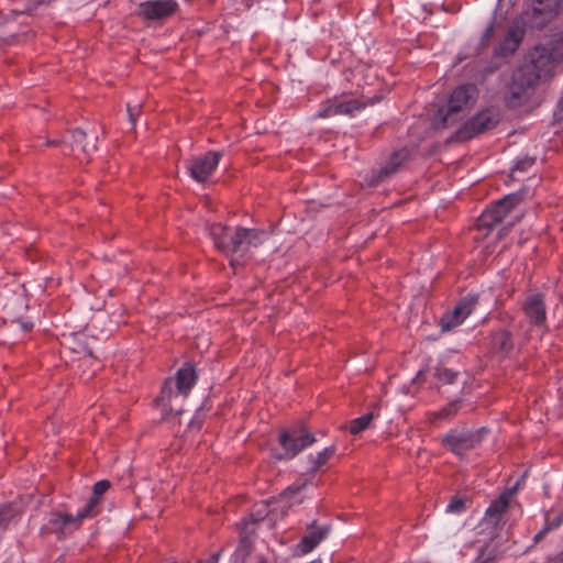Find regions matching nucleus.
I'll use <instances>...</instances> for the list:
<instances>
[{"mask_svg": "<svg viewBox=\"0 0 563 563\" xmlns=\"http://www.w3.org/2000/svg\"><path fill=\"white\" fill-rule=\"evenodd\" d=\"M561 60H563V33L553 36L547 45L536 47L532 58L533 67L523 66L514 73L508 95L505 98L507 107L517 108L530 97L533 86L540 78V75L534 74V68L547 67Z\"/></svg>", "mask_w": 563, "mask_h": 563, "instance_id": "1", "label": "nucleus"}, {"mask_svg": "<svg viewBox=\"0 0 563 563\" xmlns=\"http://www.w3.org/2000/svg\"><path fill=\"white\" fill-rule=\"evenodd\" d=\"M207 231L213 240L214 246L231 256L252 247H258L266 239V233L262 230L236 228L232 233L230 228L219 223L208 224Z\"/></svg>", "mask_w": 563, "mask_h": 563, "instance_id": "2", "label": "nucleus"}, {"mask_svg": "<svg viewBox=\"0 0 563 563\" xmlns=\"http://www.w3.org/2000/svg\"><path fill=\"white\" fill-rule=\"evenodd\" d=\"M198 379L196 369L192 364L186 363L181 366L175 378H167L164 382L161 394L156 399L157 406L161 408L164 417L172 413L179 415L181 406H174V402L181 398L184 400L196 385Z\"/></svg>", "mask_w": 563, "mask_h": 563, "instance_id": "3", "label": "nucleus"}, {"mask_svg": "<svg viewBox=\"0 0 563 563\" xmlns=\"http://www.w3.org/2000/svg\"><path fill=\"white\" fill-rule=\"evenodd\" d=\"M89 518L82 509L76 515L64 512L62 510H53L48 515L47 522L41 527L40 533L55 534L58 540L65 539L67 536L79 529L82 520Z\"/></svg>", "mask_w": 563, "mask_h": 563, "instance_id": "4", "label": "nucleus"}, {"mask_svg": "<svg viewBox=\"0 0 563 563\" xmlns=\"http://www.w3.org/2000/svg\"><path fill=\"white\" fill-rule=\"evenodd\" d=\"M280 452H274V457L278 461L291 460L302 450L311 446L316 442L314 435L302 430H282L278 437Z\"/></svg>", "mask_w": 563, "mask_h": 563, "instance_id": "5", "label": "nucleus"}, {"mask_svg": "<svg viewBox=\"0 0 563 563\" xmlns=\"http://www.w3.org/2000/svg\"><path fill=\"white\" fill-rule=\"evenodd\" d=\"M487 433L485 428L466 430H450L442 438V445L459 457H463L467 452L475 449L483 441Z\"/></svg>", "mask_w": 563, "mask_h": 563, "instance_id": "6", "label": "nucleus"}, {"mask_svg": "<svg viewBox=\"0 0 563 563\" xmlns=\"http://www.w3.org/2000/svg\"><path fill=\"white\" fill-rule=\"evenodd\" d=\"M499 122V112L495 108H486L467 120L459 130L457 136L461 140L473 139L488 130H492Z\"/></svg>", "mask_w": 563, "mask_h": 563, "instance_id": "7", "label": "nucleus"}, {"mask_svg": "<svg viewBox=\"0 0 563 563\" xmlns=\"http://www.w3.org/2000/svg\"><path fill=\"white\" fill-rule=\"evenodd\" d=\"M518 202L519 197L517 195H507L496 201L479 216L477 221L478 229H493L494 227L505 222Z\"/></svg>", "mask_w": 563, "mask_h": 563, "instance_id": "8", "label": "nucleus"}, {"mask_svg": "<svg viewBox=\"0 0 563 563\" xmlns=\"http://www.w3.org/2000/svg\"><path fill=\"white\" fill-rule=\"evenodd\" d=\"M221 158L219 152H208L186 162V168L190 177L197 183H206L217 169Z\"/></svg>", "mask_w": 563, "mask_h": 563, "instance_id": "9", "label": "nucleus"}, {"mask_svg": "<svg viewBox=\"0 0 563 563\" xmlns=\"http://www.w3.org/2000/svg\"><path fill=\"white\" fill-rule=\"evenodd\" d=\"M476 97L477 88L474 85L464 84L453 89L448 100L446 114L442 118L443 125L449 124L452 114L470 108Z\"/></svg>", "mask_w": 563, "mask_h": 563, "instance_id": "10", "label": "nucleus"}, {"mask_svg": "<svg viewBox=\"0 0 563 563\" xmlns=\"http://www.w3.org/2000/svg\"><path fill=\"white\" fill-rule=\"evenodd\" d=\"M85 140L86 133L80 129L67 132L62 140L63 154L73 155L79 162L88 161L96 151V145L84 143Z\"/></svg>", "mask_w": 563, "mask_h": 563, "instance_id": "11", "label": "nucleus"}, {"mask_svg": "<svg viewBox=\"0 0 563 563\" xmlns=\"http://www.w3.org/2000/svg\"><path fill=\"white\" fill-rule=\"evenodd\" d=\"M478 303L477 295H467L463 297L452 311L445 312L441 318V325L444 331L452 330L464 322V320L474 311Z\"/></svg>", "mask_w": 563, "mask_h": 563, "instance_id": "12", "label": "nucleus"}, {"mask_svg": "<svg viewBox=\"0 0 563 563\" xmlns=\"http://www.w3.org/2000/svg\"><path fill=\"white\" fill-rule=\"evenodd\" d=\"M178 9L176 0H148L140 3L139 14L145 20H163Z\"/></svg>", "mask_w": 563, "mask_h": 563, "instance_id": "13", "label": "nucleus"}, {"mask_svg": "<svg viewBox=\"0 0 563 563\" xmlns=\"http://www.w3.org/2000/svg\"><path fill=\"white\" fill-rule=\"evenodd\" d=\"M522 310L531 325L542 327L545 324L547 308L542 295L533 294L528 296L523 302Z\"/></svg>", "mask_w": 563, "mask_h": 563, "instance_id": "14", "label": "nucleus"}, {"mask_svg": "<svg viewBox=\"0 0 563 563\" xmlns=\"http://www.w3.org/2000/svg\"><path fill=\"white\" fill-rule=\"evenodd\" d=\"M329 532V526L314 528L301 538L296 545L295 554L301 556L310 553L328 537Z\"/></svg>", "mask_w": 563, "mask_h": 563, "instance_id": "15", "label": "nucleus"}, {"mask_svg": "<svg viewBox=\"0 0 563 563\" xmlns=\"http://www.w3.org/2000/svg\"><path fill=\"white\" fill-rule=\"evenodd\" d=\"M559 8L560 0H531L532 18L540 19L542 24L553 19Z\"/></svg>", "mask_w": 563, "mask_h": 563, "instance_id": "16", "label": "nucleus"}, {"mask_svg": "<svg viewBox=\"0 0 563 563\" xmlns=\"http://www.w3.org/2000/svg\"><path fill=\"white\" fill-rule=\"evenodd\" d=\"M110 487V483L106 479L99 481L95 483L91 490V496L81 508L84 512H87V516L90 518L96 514V507L99 505L102 496L107 493Z\"/></svg>", "mask_w": 563, "mask_h": 563, "instance_id": "17", "label": "nucleus"}, {"mask_svg": "<svg viewBox=\"0 0 563 563\" xmlns=\"http://www.w3.org/2000/svg\"><path fill=\"white\" fill-rule=\"evenodd\" d=\"M492 344L500 353L508 354L514 347L511 334L507 330H499L493 334Z\"/></svg>", "mask_w": 563, "mask_h": 563, "instance_id": "18", "label": "nucleus"}, {"mask_svg": "<svg viewBox=\"0 0 563 563\" xmlns=\"http://www.w3.org/2000/svg\"><path fill=\"white\" fill-rule=\"evenodd\" d=\"M335 453V446L331 445L328 448H324L322 451L318 452L317 454H310L308 456L309 462V471L314 473L317 472L321 466H323Z\"/></svg>", "mask_w": 563, "mask_h": 563, "instance_id": "19", "label": "nucleus"}, {"mask_svg": "<svg viewBox=\"0 0 563 563\" xmlns=\"http://www.w3.org/2000/svg\"><path fill=\"white\" fill-rule=\"evenodd\" d=\"M342 110L341 99L335 96L333 98H329L321 103V109L316 114L317 118H330L334 115H343V112H339Z\"/></svg>", "mask_w": 563, "mask_h": 563, "instance_id": "20", "label": "nucleus"}, {"mask_svg": "<svg viewBox=\"0 0 563 563\" xmlns=\"http://www.w3.org/2000/svg\"><path fill=\"white\" fill-rule=\"evenodd\" d=\"M340 99L342 106V110L340 112H343V114L346 115H353L355 112L366 107L365 102L349 96H340Z\"/></svg>", "mask_w": 563, "mask_h": 563, "instance_id": "21", "label": "nucleus"}, {"mask_svg": "<svg viewBox=\"0 0 563 563\" xmlns=\"http://www.w3.org/2000/svg\"><path fill=\"white\" fill-rule=\"evenodd\" d=\"M374 418V415L372 412L365 413L358 418L353 419L350 422L349 431L351 434H358L360 432L367 429Z\"/></svg>", "mask_w": 563, "mask_h": 563, "instance_id": "22", "label": "nucleus"}, {"mask_svg": "<svg viewBox=\"0 0 563 563\" xmlns=\"http://www.w3.org/2000/svg\"><path fill=\"white\" fill-rule=\"evenodd\" d=\"M508 504H509V500L506 495L499 496V498L492 501V504L489 505V507L486 510V516H488L490 518L499 517L501 514H504L506 511V509L508 508Z\"/></svg>", "mask_w": 563, "mask_h": 563, "instance_id": "23", "label": "nucleus"}, {"mask_svg": "<svg viewBox=\"0 0 563 563\" xmlns=\"http://www.w3.org/2000/svg\"><path fill=\"white\" fill-rule=\"evenodd\" d=\"M16 515L15 508L10 504L0 506V529L5 528Z\"/></svg>", "mask_w": 563, "mask_h": 563, "instance_id": "24", "label": "nucleus"}, {"mask_svg": "<svg viewBox=\"0 0 563 563\" xmlns=\"http://www.w3.org/2000/svg\"><path fill=\"white\" fill-rule=\"evenodd\" d=\"M435 376L440 382L451 384L455 380L457 372L440 366L435 369Z\"/></svg>", "mask_w": 563, "mask_h": 563, "instance_id": "25", "label": "nucleus"}, {"mask_svg": "<svg viewBox=\"0 0 563 563\" xmlns=\"http://www.w3.org/2000/svg\"><path fill=\"white\" fill-rule=\"evenodd\" d=\"M525 31L520 27L512 26L508 30L507 36L512 41V45L510 49H517L523 38Z\"/></svg>", "mask_w": 563, "mask_h": 563, "instance_id": "26", "label": "nucleus"}, {"mask_svg": "<svg viewBox=\"0 0 563 563\" xmlns=\"http://www.w3.org/2000/svg\"><path fill=\"white\" fill-rule=\"evenodd\" d=\"M456 410H457V405L450 404L446 407H444L443 409H441L440 411L435 412L434 416L437 418H441V419H450L451 417H453L456 413Z\"/></svg>", "mask_w": 563, "mask_h": 563, "instance_id": "27", "label": "nucleus"}, {"mask_svg": "<svg viewBox=\"0 0 563 563\" xmlns=\"http://www.w3.org/2000/svg\"><path fill=\"white\" fill-rule=\"evenodd\" d=\"M401 153H395L390 158V163L387 166L383 167L380 173L387 175L396 172L397 167L400 165V162L397 161Z\"/></svg>", "mask_w": 563, "mask_h": 563, "instance_id": "28", "label": "nucleus"}, {"mask_svg": "<svg viewBox=\"0 0 563 563\" xmlns=\"http://www.w3.org/2000/svg\"><path fill=\"white\" fill-rule=\"evenodd\" d=\"M465 509L464 500L461 498H454L452 499L448 506L446 511L448 512H461Z\"/></svg>", "mask_w": 563, "mask_h": 563, "instance_id": "29", "label": "nucleus"}, {"mask_svg": "<svg viewBox=\"0 0 563 563\" xmlns=\"http://www.w3.org/2000/svg\"><path fill=\"white\" fill-rule=\"evenodd\" d=\"M512 45V41L509 36L505 35L504 40L498 46V54L499 55H508L510 53H514L516 49H510Z\"/></svg>", "mask_w": 563, "mask_h": 563, "instance_id": "30", "label": "nucleus"}, {"mask_svg": "<svg viewBox=\"0 0 563 563\" xmlns=\"http://www.w3.org/2000/svg\"><path fill=\"white\" fill-rule=\"evenodd\" d=\"M128 114H129V121L131 122L132 126H134L136 123V119L140 114V107L139 106L131 107L130 104H128Z\"/></svg>", "mask_w": 563, "mask_h": 563, "instance_id": "31", "label": "nucleus"}, {"mask_svg": "<svg viewBox=\"0 0 563 563\" xmlns=\"http://www.w3.org/2000/svg\"><path fill=\"white\" fill-rule=\"evenodd\" d=\"M219 556H220V553L217 552V553H213L212 555H210L207 560H200L197 563H218Z\"/></svg>", "mask_w": 563, "mask_h": 563, "instance_id": "32", "label": "nucleus"}, {"mask_svg": "<svg viewBox=\"0 0 563 563\" xmlns=\"http://www.w3.org/2000/svg\"><path fill=\"white\" fill-rule=\"evenodd\" d=\"M303 486H305V485H302V486H295V485L289 486V487L284 492V495H285V496H290V495H292V494H295V493H299V492H300V489H301V488H303Z\"/></svg>", "mask_w": 563, "mask_h": 563, "instance_id": "33", "label": "nucleus"}, {"mask_svg": "<svg viewBox=\"0 0 563 563\" xmlns=\"http://www.w3.org/2000/svg\"><path fill=\"white\" fill-rule=\"evenodd\" d=\"M19 325L21 327V329L23 330V332H29L32 328V324L31 323H26V322H19Z\"/></svg>", "mask_w": 563, "mask_h": 563, "instance_id": "34", "label": "nucleus"}, {"mask_svg": "<svg viewBox=\"0 0 563 563\" xmlns=\"http://www.w3.org/2000/svg\"><path fill=\"white\" fill-rule=\"evenodd\" d=\"M494 30V23H490L489 26L486 29L485 36L488 37L493 33Z\"/></svg>", "mask_w": 563, "mask_h": 563, "instance_id": "35", "label": "nucleus"}, {"mask_svg": "<svg viewBox=\"0 0 563 563\" xmlns=\"http://www.w3.org/2000/svg\"><path fill=\"white\" fill-rule=\"evenodd\" d=\"M231 265L234 266L235 265V260H231Z\"/></svg>", "mask_w": 563, "mask_h": 563, "instance_id": "36", "label": "nucleus"}, {"mask_svg": "<svg viewBox=\"0 0 563 563\" xmlns=\"http://www.w3.org/2000/svg\"><path fill=\"white\" fill-rule=\"evenodd\" d=\"M258 563H267V562H266V561H261V562H258Z\"/></svg>", "mask_w": 563, "mask_h": 563, "instance_id": "37", "label": "nucleus"}, {"mask_svg": "<svg viewBox=\"0 0 563 563\" xmlns=\"http://www.w3.org/2000/svg\"><path fill=\"white\" fill-rule=\"evenodd\" d=\"M561 106L563 107V100L561 101Z\"/></svg>", "mask_w": 563, "mask_h": 563, "instance_id": "38", "label": "nucleus"}]
</instances>
